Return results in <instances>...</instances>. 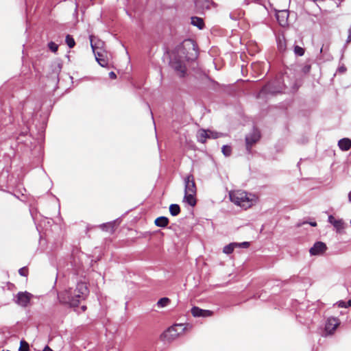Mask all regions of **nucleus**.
<instances>
[{"instance_id": "nucleus-18", "label": "nucleus", "mask_w": 351, "mask_h": 351, "mask_svg": "<svg viewBox=\"0 0 351 351\" xmlns=\"http://www.w3.org/2000/svg\"><path fill=\"white\" fill-rule=\"evenodd\" d=\"M169 219L165 216H160L154 221V224L159 228H165L169 223Z\"/></svg>"}, {"instance_id": "nucleus-6", "label": "nucleus", "mask_w": 351, "mask_h": 351, "mask_svg": "<svg viewBox=\"0 0 351 351\" xmlns=\"http://www.w3.org/2000/svg\"><path fill=\"white\" fill-rule=\"evenodd\" d=\"M32 298L33 295L27 291L19 292L14 297V302L20 306L27 307Z\"/></svg>"}, {"instance_id": "nucleus-45", "label": "nucleus", "mask_w": 351, "mask_h": 351, "mask_svg": "<svg viewBox=\"0 0 351 351\" xmlns=\"http://www.w3.org/2000/svg\"><path fill=\"white\" fill-rule=\"evenodd\" d=\"M230 17L232 19L234 20V19L233 18V16H232V14H230Z\"/></svg>"}, {"instance_id": "nucleus-9", "label": "nucleus", "mask_w": 351, "mask_h": 351, "mask_svg": "<svg viewBox=\"0 0 351 351\" xmlns=\"http://www.w3.org/2000/svg\"><path fill=\"white\" fill-rule=\"evenodd\" d=\"M184 193H196V185L193 174H189L184 179Z\"/></svg>"}, {"instance_id": "nucleus-8", "label": "nucleus", "mask_w": 351, "mask_h": 351, "mask_svg": "<svg viewBox=\"0 0 351 351\" xmlns=\"http://www.w3.org/2000/svg\"><path fill=\"white\" fill-rule=\"evenodd\" d=\"M326 244L322 241H316L310 248L309 253L311 256H322L327 250Z\"/></svg>"}, {"instance_id": "nucleus-4", "label": "nucleus", "mask_w": 351, "mask_h": 351, "mask_svg": "<svg viewBox=\"0 0 351 351\" xmlns=\"http://www.w3.org/2000/svg\"><path fill=\"white\" fill-rule=\"evenodd\" d=\"M229 197L232 202L240 206H245V202L248 203L250 202L247 193L242 191L230 192Z\"/></svg>"}, {"instance_id": "nucleus-10", "label": "nucleus", "mask_w": 351, "mask_h": 351, "mask_svg": "<svg viewBox=\"0 0 351 351\" xmlns=\"http://www.w3.org/2000/svg\"><path fill=\"white\" fill-rule=\"evenodd\" d=\"M191 314L195 317H208L213 315L214 312L210 310L202 309L198 306H193L191 309Z\"/></svg>"}, {"instance_id": "nucleus-26", "label": "nucleus", "mask_w": 351, "mask_h": 351, "mask_svg": "<svg viewBox=\"0 0 351 351\" xmlns=\"http://www.w3.org/2000/svg\"><path fill=\"white\" fill-rule=\"evenodd\" d=\"M293 51L297 56H302L304 54L305 50L303 47L300 46L295 45L293 48Z\"/></svg>"}, {"instance_id": "nucleus-32", "label": "nucleus", "mask_w": 351, "mask_h": 351, "mask_svg": "<svg viewBox=\"0 0 351 351\" xmlns=\"http://www.w3.org/2000/svg\"><path fill=\"white\" fill-rule=\"evenodd\" d=\"M271 93L270 90H269V85H265L264 86L262 89L261 90L260 93H259V95L261 94H265V93Z\"/></svg>"}, {"instance_id": "nucleus-47", "label": "nucleus", "mask_w": 351, "mask_h": 351, "mask_svg": "<svg viewBox=\"0 0 351 351\" xmlns=\"http://www.w3.org/2000/svg\"><path fill=\"white\" fill-rule=\"evenodd\" d=\"M350 27H351V25H350Z\"/></svg>"}, {"instance_id": "nucleus-21", "label": "nucleus", "mask_w": 351, "mask_h": 351, "mask_svg": "<svg viewBox=\"0 0 351 351\" xmlns=\"http://www.w3.org/2000/svg\"><path fill=\"white\" fill-rule=\"evenodd\" d=\"M115 221L108 222L106 223H103L99 226V228L106 232H110L112 233L114 230Z\"/></svg>"}, {"instance_id": "nucleus-13", "label": "nucleus", "mask_w": 351, "mask_h": 351, "mask_svg": "<svg viewBox=\"0 0 351 351\" xmlns=\"http://www.w3.org/2000/svg\"><path fill=\"white\" fill-rule=\"evenodd\" d=\"M261 136L258 131H254L250 135L245 136V143L247 149H250L252 146L256 143L260 138Z\"/></svg>"}, {"instance_id": "nucleus-46", "label": "nucleus", "mask_w": 351, "mask_h": 351, "mask_svg": "<svg viewBox=\"0 0 351 351\" xmlns=\"http://www.w3.org/2000/svg\"><path fill=\"white\" fill-rule=\"evenodd\" d=\"M151 114H152V112H151ZM152 118L154 119V116L153 114H152Z\"/></svg>"}, {"instance_id": "nucleus-40", "label": "nucleus", "mask_w": 351, "mask_h": 351, "mask_svg": "<svg viewBox=\"0 0 351 351\" xmlns=\"http://www.w3.org/2000/svg\"><path fill=\"white\" fill-rule=\"evenodd\" d=\"M312 227H315L317 226L316 221H311L308 223Z\"/></svg>"}, {"instance_id": "nucleus-17", "label": "nucleus", "mask_w": 351, "mask_h": 351, "mask_svg": "<svg viewBox=\"0 0 351 351\" xmlns=\"http://www.w3.org/2000/svg\"><path fill=\"white\" fill-rule=\"evenodd\" d=\"M191 23L197 27L199 29H204L205 24L203 19L198 16H192L191 18Z\"/></svg>"}, {"instance_id": "nucleus-25", "label": "nucleus", "mask_w": 351, "mask_h": 351, "mask_svg": "<svg viewBox=\"0 0 351 351\" xmlns=\"http://www.w3.org/2000/svg\"><path fill=\"white\" fill-rule=\"evenodd\" d=\"M95 58L97 62L103 67L108 65V60H106L99 53H95Z\"/></svg>"}, {"instance_id": "nucleus-2", "label": "nucleus", "mask_w": 351, "mask_h": 351, "mask_svg": "<svg viewBox=\"0 0 351 351\" xmlns=\"http://www.w3.org/2000/svg\"><path fill=\"white\" fill-rule=\"evenodd\" d=\"M176 51L181 58L186 61L195 60L199 55L197 43L191 38L185 39L176 47Z\"/></svg>"}, {"instance_id": "nucleus-24", "label": "nucleus", "mask_w": 351, "mask_h": 351, "mask_svg": "<svg viewBox=\"0 0 351 351\" xmlns=\"http://www.w3.org/2000/svg\"><path fill=\"white\" fill-rule=\"evenodd\" d=\"M170 302L171 300L169 298L164 297L159 299L156 304L158 307L163 308L169 305Z\"/></svg>"}, {"instance_id": "nucleus-11", "label": "nucleus", "mask_w": 351, "mask_h": 351, "mask_svg": "<svg viewBox=\"0 0 351 351\" xmlns=\"http://www.w3.org/2000/svg\"><path fill=\"white\" fill-rule=\"evenodd\" d=\"M171 66L175 71L179 73L180 77H183L186 73V66L178 60H173L170 62Z\"/></svg>"}, {"instance_id": "nucleus-34", "label": "nucleus", "mask_w": 351, "mask_h": 351, "mask_svg": "<svg viewBox=\"0 0 351 351\" xmlns=\"http://www.w3.org/2000/svg\"><path fill=\"white\" fill-rule=\"evenodd\" d=\"M310 70H311V65H309V64H306V65L304 66L302 68V72L304 73H309Z\"/></svg>"}, {"instance_id": "nucleus-16", "label": "nucleus", "mask_w": 351, "mask_h": 351, "mask_svg": "<svg viewBox=\"0 0 351 351\" xmlns=\"http://www.w3.org/2000/svg\"><path fill=\"white\" fill-rule=\"evenodd\" d=\"M195 195L196 193H184L183 201L191 206H195L197 203Z\"/></svg>"}, {"instance_id": "nucleus-31", "label": "nucleus", "mask_w": 351, "mask_h": 351, "mask_svg": "<svg viewBox=\"0 0 351 351\" xmlns=\"http://www.w3.org/2000/svg\"><path fill=\"white\" fill-rule=\"evenodd\" d=\"M48 47L49 48L53 51V52H56L58 51V45H56L55 43L53 42H50L49 44H48Z\"/></svg>"}, {"instance_id": "nucleus-27", "label": "nucleus", "mask_w": 351, "mask_h": 351, "mask_svg": "<svg viewBox=\"0 0 351 351\" xmlns=\"http://www.w3.org/2000/svg\"><path fill=\"white\" fill-rule=\"evenodd\" d=\"M221 152L223 153V154L226 156V157H228V156H230V154H231V152H232V148L230 145H223V147H221Z\"/></svg>"}, {"instance_id": "nucleus-39", "label": "nucleus", "mask_w": 351, "mask_h": 351, "mask_svg": "<svg viewBox=\"0 0 351 351\" xmlns=\"http://www.w3.org/2000/svg\"><path fill=\"white\" fill-rule=\"evenodd\" d=\"M43 351H53L49 346H45Z\"/></svg>"}, {"instance_id": "nucleus-5", "label": "nucleus", "mask_w": 351, "mask_h": 351, "mask_svg": "<svg viewBox=\"0 0 351 351\" xmlns=\"http://www.w3.org/2000/svg\"><path fill=\"white\" fill-rule=\"evenodd\" d=\"M221 136V134L217 132L210 130L200 129L197 132V139L198 142L205 143L207 138L217 139Z\"/></svg>"}, {"instance_id": "nucleus-7", "label": "nucleus", "mask_w": 351, "mask_h": 351, "mask_svg": "<svg viewBox=\"0 0 351 351\" xmlns=\"http://www.w3.org/2000/svg\"><path fill=\"white\" fill-rule=\"evenodd\" d=\"M339 324L340 322L338 318L334 317L328 318L325 324L324 335H332Z\"/></svg>"}, {"instance_id": "nucleus-42", "label": "nucleus", "mask_w": 351, "mask_h": 351, "mask_svg": "<svg viewBox=\"0 0 351 351\" xmlns=\"http://www.w3.org/2000/svg\"><path fill=\"white\" fill-rule=\"evenodd\" d=\"M348 199H349V202H351V191L349 192V193H348Z\"/></svg>"}, {"instance_id": "nucleus-23", "label": "nucleus", "mask_w": 351, "mask_h": 351, "mask_svg": "<svg viewBox=\"0 0 351 351\" xmlns=\"http://www.w3.org/2000/svg\"><path fill=\"white\" fill-rule=\"evenodd\" d=\"M237 243L232 242L226 245H225L223 248V252L226 254H230L233 252L234 248L236 247Z\"/></svg>"}, {"instance_id": "nucleus-41", "label": "nucleus", "mask_w": 351, "mask_h": 351, "mask_svg": "<svg viewBox=\"0 0 351 351\" xmlns=\"http://www.w3.org/2000/svg\"><path fill=\"white\" fill-rule=\"evenodd\" d=\"M346 308L351 306V300H349L348 302H346Z\"/></svg>"}, {"instance_id": "nucleus-35", "label": "nucleus", "mask_w": 351, "mask_h": 351, "mask_svg": "<svg viewBox=\"0 0 351 351\" xmlns=\"http://www.w3.org/2000/svg\"><path fill=\"white\" fill-rule=\"evenodd\" d=\"M337 305L339 307H341V308H346V302L343 301V300H339L337 302Z\"/></svg>"}, {"instance_id": "nucleus-12", "label": "nucleus", "mask_w": 351, "mask_h": 351, "mask_svg": "<svg viewBox=\"0 0 351 351\" xmlns=\"http://www.w3.org/2000/svg\"><path fill=\"white\" fill-rule=\"evenodd\" d=\"M289 15L287 10H279L276 13V17L280 25L285 27L288 25Z\"/></svg>"}, {"instance_id": "nucleus-22", "label": "nucleus", "mask_w": 351, "mask_h": 351, "mask_svg": "<svg viewBox=\"0 0 351 351\" xmlns=\"http://www.w3.org/2000/svg\"><path fill=\"white\" fill-rule=\"evenodd\" d=\"M169 213L173 217L178 216L180 213V207L177 204H171L169 206Z\"/></svg>"}, {"instance_id": "nucleus-28", "label": "nucleus", "mask_w": 351, "mask_h": 351, "mask_svg": "<svg viewBox=\"0 0 351 351\" xmlns=\"http://www.w3.org/2000/svg\"><path fill=\"white\" fill-rule=\"evenodd\" d=\"M65 41H66V43L67 44V45L69 46V48H73L75 46V45L74 39L70 35H67L66 36V40Z\"/></svg>"}, {"instance_id": "nucleus-36", "label": "nucleus", "mask_w": 351, "mask_h": 351, "mask_svg": "<svg viewBox=\"0 0 351 351\" xmlns=\"http://www.w3.org/2000/svg\"><path fill=\"white\" fill-rule=\"evenodd\" d=\"M351 42V27L348 29V36L346 40V44Z\"/></svg>"}, {"instance_id": "nucleus-38", "label": "nucleus", "mask_w": 351, "mask_h": 351, "mask_svg": "<svg viewBox=\"0 0 351 351\" xmlns=\"http://www.w3.org/2000/svg\"><path fill=\"white\" fill-rule=\"evenodd\" d=\"M109 77L111 78V79H115L117 77V75L115 74L114 72L113 71H111L109 73Z\"/></svg>"}, {"instance_id": "nucleus-19", "label": "nucleus", "mask_w": 351, "mask_h": 351, "mask_svg": "<svg viewBox=\"0 0 351 351\" xmlns=\"http://www.w3.org/2000/svg\"><path fill=\"white\" fill-rule=\"evenodd\" d=\"M328 221L339 230L343 228L344 223L342 219H335L332 215H330L328 217Z\"/></svg>"}, {"instance_id": "nucleus-29", "label": "nucleus", "mask_w": 351, "mask_h": 351, "mask_svg": "<svg viewBox=\"0 0 351 351\" xmlns=\"http://www.w3.org/2000/svg\"><path fill=\"white\" fill-rule=\"evenodd\" d=\"M19 351H29V344L25 341H21Z\"/></svg>"}, {"instance_id": "nucleus-30", "label": "nucleus", "mask_w": 351, "mask_h": 351, "mask_svg": "<svg viewBox=\"0 0 351 351\" xmlns=\"http://www.w3.org/2000/svg\"><path fill=\"white\" fill-rule=\"evenodd\" d=\"M250 245V243L248 241H243L241 243H237L236 247L247 248Z\"/></svg>"}, {"instance_id": "nucleus-20", "label": "nucleus", "mask_w": 351, "mask_h": 351, "mask_svg": "<svg viewBox=\"0 0 351 351\" xmlns=\"http://www.w3.org/2000/svg\"><path fill=\"white\" fill-rule=\"evenodd\" d=\"M277 47L280 52L284 53L287 49L286 40L284 36L277 38Z\"/></svg>"}, {"instance_id": "nucleus-44", "label": "nucleus", "mask_w": 351, "mask_h": 351, "mask_svg": "<svg viewBox=\"0 0 351 351\" xmlns=\"http://www.w3.org/2000/svg\"><path fill=\"white\" fill-rule=\"evenodd\" d=\"M91 47H92V48H93V51L95 52L94 46H93L92 44H91Z\"/></svg>"}, {"instance_id": "nucleus-37", "label": "nucleus", "mask_w": 351, "mask_h": 351, "mask_svg": "<svg viewBox=\"0 0 351 351\" xmlns=\"http://www.w3.org/2000/svg\"><path fill=\"white\" fill-rule=\"evenodd\" d=\"M338 71L339 73H344L346 71V68L344 66H341L338 68Z\"/></svg>"}, {"instance_id": "nucleus-33", "label": "nucleus", "mask_w": 351, "mask_h": 351, "mask_svg": "<svg viewBox=\"0 0 351 351\" xmlns=\"http://www.w3.org/2000/svg\"><path fill=\"white\" fill-rule=\"evenodd\" d=\"M19 274L21 276H27V269L26 267L21 268L19 270Z\"/></svg>"}, {"instance_id": "nucleus-14", "label": "nucleus", "mask_w": 351, "mask_h": 351, "mask_svg": "<svg viewBox=\"0 0 351 351\" xmlns=\"http://www.w3.org/2000/svg\"><path fill=\"white\" fill-rule=\"evenodd\" d=\"M210 0H195V7L197 12L202 13L210 8Z\"/></svg>"}, {"instance_id": "nucleus-43", "label": "nucleus", "mask_w": 351, "mask_h": 351, "mask_svg": "<svg viewBox=\"0 0 351 351\" xmlns=\"http://www.w3.org/2000/svg\"><path fill=\"white\" fill-rule=\"evenodd\" d=\"M82 310L84 311L86 310V307L85 306H82Z\"/></svg>"}, {"instance_id": "nucleus-3", "label": "nucleus", "mask_w": 351, "mask_h": 351, "mask_svg": "<svg viewBox=\"0 0 351 351\" xmlns=\"http://www.w3.org/2000/svg\"><path fill=\"white\" fill-rule=\"evenodd\" d=\"M186 327L182 324H176L167 329L162 335L163 339L171 341L181 335L185 330Z\"/></svg>"}, {"instance_id": "nucleus-15", "label": "nucleus", "mask_w": 351, "mask_h": 351, "mask_svg": "<svg viewBox=\"0 0 351 351\" xmlns=\"http://www.w3.org/2000/svg\"><path fill=\"white\" fill-rule=\"evenodd\" d=\"M338 146L342 151H348L351 148V140L348 138H341L338 142Z\"/></svg>"}, {"instance_id": "nucleus-1", "label": "nucleus", "mask_w": 351, "mask_h": 351, "mask_svg": "<svg viewBox=\"0 0 351 351\" xmlns=\"http://www.w3.org/2000/svg\"><path fill=\"white\" fill-rule=\"evenodd\" d=\"M88 294V289L84 282H78L75 288L69 289L58 293V299L61 303L68 304L71 306H77L81 301L85 300Z\"/></svg>"}]
</instances>
